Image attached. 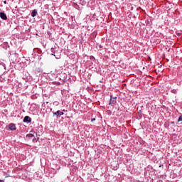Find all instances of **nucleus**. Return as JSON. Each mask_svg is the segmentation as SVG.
Instances as JSON below:
<instances>
[{
    "instance_id": "obj_1",
    "label": "nucleus",
    "mask_w": 182,
    "mask_h": 182,
    "mask_svg": "<svg viewBox=\"0 0 182 182\" xmlns=\"http://www.w3.org/2000/svg\"><path fill=\"white\" fill-rule=\"evenodd\" d=\"M65 112L63 111L58 110L56 112H53V117H56V119H59L60 116H63Z\"/></svg>"
},
{
    "instance_id": "obj_18",
    "label": "nucleus",
    "mask_w": 182,
    "mask_h": 182,
    "mask_svg": "<svg viewBox=\"0 0 182 182\" xmlns=\"http://www.w3.org/2000/svg\"><path fill=\"white\" fill-rule=\"evenodd\" d=\"M4 4L6 5V0L4 1Z\"/></svg>"
},
{
    "instance_id": "obj_15",
    "label": "nucleus",
    "mask_w": 182,
    "mask_h": 182,
    "mask_svg": "<svg viewBox=\"0 0 182 182\" xmlns=\"http://www.w3.org/2000/svg\"><path fill=\"white\" fill-rule=\"evenodd\" d=\"M33 141H38V139H36V138H34V139H33Z\"/></svg>"
},
{
    "instance_id": "obj_2",
    "label": "nucleus",
    "mask_w": 182,
    "mask_h": 182,
    "mask_svg": "<svg viewBox=\"0 0 182 182\" xmlns=\"http://www.w3.org/2000/svg\"><path fill=\"white\" fill-rule=\"evenodd\" d=\"M6 130H10L11 132H15L16 130V124L14 123H10L6 127Z\"/></svg>"
},
{
    "instance_id": "obj_14",
    "label": "nucleus",
    "mask_w": 182,
    "mask_h": 182,
    "mask_svg": "<svg viewBox=\"0 0 182 182\" xmlns=\"http://www.w3.org/2000/svg\"><path fill=\"white\" fill-rule=\"evenodd\" d=\"M95 120H96L95 118H92V119H91V122H95Z\"/></svg>"
},
{
    "instance_id": "obj_9",
    "label": "nucleus",
    "mask_w": 182,
    "mask_h": 182,
    "mask_svg": "<svg viewBox=\"0 0 182 182\" xmlns=\"http://www.w3.org/2000/svg\"><path fill=\"white\" fill-rule=\"evenodd\" d=\"M26 139H28V140L32 139V137H35V135L34 134H28L26 136Z\"/></svg>"
},
{
    "instance_id": "obj_13",
    "label": "nucleus",
    "mask_w": 182,
    "mask_h": 182,
    "mask_svg": "<svg viewBox=\"0 0 182 182\" xmlns=\"http://www.w3.org/2000/svg\"><path fill=\"white\" fill-rule=\"evenodd\" d=\"M95 57H94L93 55H91V56H90V60H95Z\"/></svg>"
},
{
    "instance_id": "obj_19",
    "label": "nucleus",
    "mask_w": 182,
    "mask_h": 182,
    "mask_svg": "<svg viewBox=\"0 0 182 182\" xmlns=\"http://www.w3.org/2000/svg\"><path fill=\"white\" fill-rule=\"evenodd\" d=\"M0 182H4V181L0 179Z\"/></svg>"
},
{
    "instance_id": "obj_8",
    "label": "nucleus",
    "mask_w": 182,
    "mask_h": 182,
    "mask_svg": "<svg viewBox=\"0 0 182 182\" xmlns=\"http://www.w3.org/2000/svg\"><path fill=\"white\" fill-rule=\"evenodd\" d=\"M36 15H38V10L37 9L33 10L31 12L32 18H35V16H36Z\"/></svg>"
},
{
    "instance_id": "obj_5",
    "label": "nucleus",
    "mask_w": 182,
    "mask_h": 182,
    "mask_svg": "<svg viewBox=\"0 0 182 182\" xmlns=\"http://www.w3.org/2000/svg\"><path fill=\"white\" fill-rule=\"evenodd\" d=\"M0 18L1 19H3V21H6L8 19V16H6L5 12H0Z\"/></svg>"
},
{
    "instance_id": "obj_3",
    "label": "nucleus",
    "mask_w": 182,
    "mask_h": 182,
    "mask_svg": "<svg viewBox=\"0 0 182 182\" xmlns=\"http://www.w3.org/2000/svg\"><path fill=\"white\" fill-rule=\"evenodd\" d=\"M116 99H117V97H113V95H110V100L109 102V105H110L112 106H113V105H115Z\"/></svg>"
},
{
    "instance_id": "obj_16",
    "label": "nucleus",
    "mask_w": 182,
    "mask_h": 182,
    "mask_svg": "<svg viewBox=\"0 0 182 182\" xmlns=\"http://www.w3.org/2000/svg\"><path fill=\"white\" fill-rule=\"evenodd\" d=\"M177 35L178 36H181V33H178Z\"/></svg>"
},
{
    "instance_id": "obj_7",
    "label": "nucleus",
    "mask_w": 182,
    "mask_h": 182,
    "mask_svg": "<svg viewBox=\"0 0 182 182\" xmlns=\"http://www.w3.org/2000/svg\"><path fill=\"white\" fill-rule=\"evenodd\" d=\"M0 66H2L4 69L6 70V64H5V60L0 59Z\"/></svg>"
},
{
    "instance_id": "obj_6",
    "label": "nucleus",
    "mask_w": 182,
    "mask_h": 182,
    "mask_svg": "<svg viewBox=\"0 0 182 182\" xmlns=\"http://www.w3.org/2000/svg\"><path fill=\"white\" fill-rule=\"evenodd\" d=\"M50 51H51V53H52L51 55H52L53 56H55V59H60V55L56 56V55H55V48H51Z\"/></svg>"
},
{
    "instance_id": "obj_10",
    "label": "nucleus",
    "mask_w": 182,
    "mask_h": 182,
    "mask_svg": "<svg viewBox=\"0 0 182 182\" xmlns=\"http://www.w3.org/2000/svg\"><path fill=\"white\" fill-rule=\"evenodd\" d=\"M119 168V164H117L116 166L112 167V170H117Z\"/></svg>"
},
{
    "instance_id": "obj_17",
    "label": "nucleus",
    "mask_w": 182,
    "mask_h": 182,
    "mask_svg": "<svg viewBox=\"0 0 182 182\" xmlns=\"http://www.w3.org/2000/svg\"><path fill=\"white\" fill-rule=\"evenodd\" d=\"M172 93H176V90H173Z\"/></svg>"
},
{
    "instance_id": "obj_11",
    "label": "nucleus",
    "mask_w": 182,
    "mask_h": 182,
    "mask_svg": "<svg viewBox=\"0 0 182 182\" xmlns=\"http://www.w3.org/2000/svg\"><path fill=\"white\" fill-rule=\"evenodd\" d=\"M178 122H182V114H181V116L178 117Z\"/></svg>"
},
{
    "instance_id": "obj_4",
    "label": "nucleus",
    "mask_w": 182,
    "mask_h": 182,
    "mask_svg": "<svg viewBox=\"0 0 182 182\" xmlns=\"http://www.w3.org/2000/svg\"><path fill=\"white\" fill-rule=\"evenodd\" d=\"M23 123H31L32 122V118L29 116H26L23 119Z\"/></svg>"
},
{
    "instance_id": "obj_12",
    "label": "nucleus",
    "mask_w": 182,
    "mask_h": 182,
    "mask_svg": "<svg viewBox=\"0 0 182 182\" xmlns=\"http://www.w3.org/2000/svg\"><path fill=\"white\" fill-rule=\"evenodd\" d=\"M4 177H5L6 178H8V177H11V176H9L8 173H5V174H4Z\"/></svg>"
}]
</instances>
